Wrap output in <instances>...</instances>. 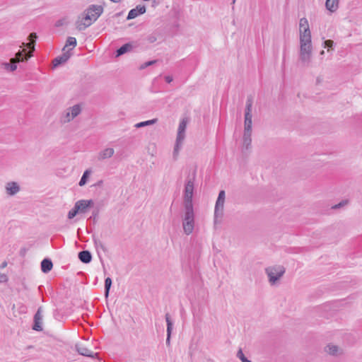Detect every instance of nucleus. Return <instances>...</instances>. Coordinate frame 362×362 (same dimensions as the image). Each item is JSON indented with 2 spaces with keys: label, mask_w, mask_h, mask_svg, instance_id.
<instances>
[{
  "label": "nucleus",
  "mask_w": 362,
  "mask_h": 362,
  "mask_svg": "<svg viewBox=\"0 0 362 362\" xmlns=\"http://www.w3.org/2000/svg\"><path fill=\"white\" fill-rule=\"evenodd\" d=\"M37 38V34L35 33H31L28 37L30 42L28 43L23 42L22 45L21 46V47H28L30 49L29 53H27L25 49L19 50L16 54L15 57H13L10 59V63L4 64V68L11 71H13L17 69V63L27 61L30 57H32L33 52L35 50V45Z\"/></svg>",
  "instance_id": "f257e3e1"
},
{
  "label": "nucleus",
  "mask_w": 362,
  "mask_h": 362,
  "mask_svg": "<svg viewBox=\"0 0 362 362\" xmlns=\"http://www.w3.org/2000/svg\"><path fill=\"white\" fill-rule=\"evenodd\" d=\"M132 48V45L129 43H127V44H124L123 45L122 47H120L119 49H117V54H116V57H119L125 53H127V52L130 51Z\"/></svg>",
  "instance_id": "393cba45"
},
{
  "label": "nucleus",
  "mask_w": 362,
  "mask_h": 362,
  "mask_svg": "<svg viewBox=\"0 0 362 362\" xmlns=\"http://www.w3.org/2000/svg\"><path fill=\"white\" fill-rule=\"evenodd\" d=\"M156 62H157V60H152V61L146 62L141 65L140 69H144L149 66L155 64Z\"/></svg>",
  "instance_id": "f704fd0d"
},
{
  "label": "nucleus",
  "mask_w": 362,
  "mask_h": 362,
  "mask_svg": "<svg viewBox=\"0 0 362 362\" xmlns=\"http://www.w3.org/2000/svg\"><path fill=\"white\" fill-rule=\"evenodd\" d=\"M325 6L327 10L331 12H334L339 7V0H327Z\"/></svg>",
  "instance_id": "5701e85b"
},
{
  "label": "nucleus",
  "mask_w": 362,
  "mask_h": 362,
  "mask_svg": "<svg viewBox=\"0 0 362 362\" xmlns=\"http://www.w3.org/2000/svg\"><path fill=\"white\" fill-rule=\"evenodd\" d=\"M77 42L76 39L74 37H69L66 40V45L63 48V50L65 49V48L68 46H72L73 48L76 46Z\"/></svg>",
  "instance_id": "c756f323"
},
{
  "label": "nucleus",
  "mask_w": 362,
  "mask_h": 362,
  "mask_svg": "<svg viewBox=\"0 0 362 362\" xmlns=\"http://www.w3.org/2000/svg\"><path fill=\"white\" fill-rule=\"evenodd\" d=\"M95 245L98 247H100L103 250H104V251L105 250V246L103 245V244L102 243L101 241H100V240H98V241L95 240Z\"/></svg>",
  "instance_id": "ea45409f"
},
{
  "label": "nucleus",
  "mask_w": 362,
  "mask_h": 362,
  "mask_svg": "<svg viewBox=\"0 0 362 362\" xmlns=\"http://www.w3.org/2000/svg\"><path fill=\"white\" fill-rule=\"evenodd\" d=\"M76 350L79 354L84 356L94 358L95 356L98 355L97 353L94 354L92 351L81 345H76Z\"/></svg>",
  "instance_id": "2eb2a0df"
},
{
  "label": "nucleus",
  "mask_w": 362,
  "mask_h": 362,
  "mask_svg": "<svg viewBox=\"0 0 362 362\" xmlns=\"http://www.w3.org/2000/svg\"><path fill=\"white\" fill-rule=\"evenodd\" d=\"M165 317V321H166V323H167L166 345L168 346H170V338H171V334H172V331H173V322L171 321L170 315H169V313H166Z\"/></svg>",
  "instance_id": "ddd939ff"
},
{
  "label": "nucleus",
  "mask_w": 362,
  "mask_h": 362,
  "mask_svg": "<svg viewBox=\"0 0 362 362\" xmlns=\"http://www.w3.org/2000/svg\"><path fill=\"white\" fill-rule=\"evenodd\" d=\"M325 351L332 356H338L341 354V350L334 344H328L325 348Z\"/></svg>",
  "instance_id": "4be33fe9"
},
{
  "label": "nucleus",
  "mask_w": 362,
  "mask_h": 362,
  "mask_svg": "<svg viewBox=\"0 0 362 362\" xmlns=\"http://www.w3.org/2000/svg\"><path fill=\"white\" fill-rule=\"evenodd\" d=\"M196 179V172L194 171L191 175L187 176L185 180V189L183 192L184 206H193L192 197L194 189V181Z\"/></svg>",
  "instance_id": "7ed1b4c3"
},
{
  "label": "nucleus",
  "mask_w": 362,
  "mask_h": 362,
  "mask_svg": "<svg viewBox=\"0 0 362 362\" xmlns=\"http://www.w3.org/2000/svg\"><path fill=\"white\" fill-rule=\"evenodd\" d=\"M6 265H7L6 262H4L1 264V269H3V268L6 267Z\"/></svg>",
  "instance_id": "37998d69"
},
{
  "label": "nucleus",
  "mask_w": 362,
  "mask_h": 362,
  "mask_svg": "<svg viewBox=\"0 0 362 362\" xmlns=\"http://www.w3.org/2000/svg\"><path fill=\"white\" fill-rule=\"evenodd\" d=\"M226 199V192L221 190L215 204L214 209V223H217L221 220L224 214V204Z\"/></svg>",
  "instance_id": "39448f33"
},
{
  "label": "nucleus",
  "mask_w": 362,
  "mask_h": 362,
  "mask_svg": "<svg viewBox=\"0 0 362 362\" xmlns=\"http://www.w3.org/2000/svg\"><path fill=\"white\" fill-rule=\"evenodd\" d=\"M139 15V13H138V11H136L135 8H133L129 11L127 19L131 20V19L135 18Z\"/></svg>",
  "instance_id": "72a5a7b5"
},
{
  "label": "nucleus",
  "mask_w": 362,
  "mask_h": 362,
  "mask_svg": "<svg viewBox=\"0 0 362 362\" xmlns=\"http://www.w3.org/2000/svg\"><path fill=\"white\" fill-rule=\"evenodd\" d=\"M42 308H39L37 311L34 315V325L33 329L35 331L42 330V315L41 314Z\"/></svg>",
  "instance_id": "9b49d317"
},
{
  "label": "nucleus",
  "mask_w": 362,
  "mask_h": 362,
  "mask_svg": "<svg viewBox=\"0 0 362 362\" xmlns=\"http://www.w3.org/2000/svg\"><path fill=\"white\" fill-rule=\"evenodd\" d=\"M312 46L300 45L299 57L300 60L304 64L308 65L310 63L312 56Z\"/></svg>",
  "instance_id": "6e6552de"
},
{
  "label": "nucleus",
  "mask_w": 362,
  "mask_h": 362,
  "mask_svg": "<svg viewBox=\"0 0 362 362\" xmlns=\"http://www.w3.org/2000/svg\"><path fill=\"white\" fill-rule=\"evenodd\" d=\"M157 121H158L157 119H151V120H147V121L139 122V123L135 124V127L136 128H141V127H146V126L151 125V124H156L157 122Z\"/></svg>",
  "instance_id": "cd10ccee"
},
{
  "label": "nucleus",
  "mask_w": 362,
  "mask_h": 362,
  "mask_svg": "<svg viewBox=\"0 0 362 362\" xmlns=\"http://www.w3.org/2000/svg\"><path fill=\"white\" fill-rule=\"evenodd\" d=\"M7 280H8V278H7L6 275L0 274V283L6 282V281H7Z\"/></svg>",
  "instance_id": "a19ab883"
},
{
  "label": "nucleus",
  "mask_w": 362,
  "mask_h": 362,
  "mask_svg": "<svg viewBox=\"0 0 362 362\" xmlns=\"http://www.w3.org/2000/svg\"><path fill=\"white\" fill-rule=\"evenodd\" d=\"M59 25H60V23H59V22H58V23H57V26H59Z\"/></svg>",
  "instance_id": "a18cd8bd"
},
{
  "label": "nucleus",
  "mask_w": 362,
  "mask_h": 362,
  "mask_svg": "<svg viewBox=\"0 0 362 362\" xmlns=\"http://www.w3.org/2000/svg\"><path fill=\"white\" fill-rule=\"evenodd\" d=\"M146 40L148 43H153L157 40V36L156 34H151L147 36Z\"/></svg>",
  "instance_id": "c9c22d12"
},
{
  "label": "nucleus",
  "mask_w": 362,
  "mask_h": 362,
  "mask_svg": "<svg viewBox=\"0 0 362 362\" xmlns=\"http://www.w3.org/2000/svg\"><path fill=\"white\" fill-rule=\"evenodd\" d=\"M52 267L53 264L50 259L45 258L41 262V270L43 273H48Z\"/></svg>",
  "instance_id": "412c9836"
},
{
  "label": "nucleus",
  "mask_w": 362,
  "mask_h": 362,
  "mask_svg": "<svg viewBox=\"0 0 362 362\" xmlns=\"http://www.w3.org/2000/svg\"><path fill=\"white\" fill-rule=\"evenodd\" d=\"M93 204L94 202L92 199H81L75 203V206L78 209L79 214H86L88 211V209L92 207Z\"/></svg>",
  "instance_id": "1a4fd4ad"
},
{
  "label": "nucleus",
  "mask_w": 362,
  "mask_h": 362,
  "mask_svg": "<svg viewBox=\"0 0 362 362\" xmlns=\"http://www.w3.org/2000/svg\"><path fill=\"white\" fill-rule=\"evenodd\" d=\"M81 262L85 264L90 263L92 260V255L88 250H83L78 255Z\"/></svg>",
  "instance_id": "a211bd4d"
},
{
  "label": "nucleus",
  "mask_w": 362,
  "mask_h": 362,
  "mask_svg": "<svg viewBox=\"0 0 362 362\" xmlns=\"http://www.w3.org/2000/svg\"><path fill=\"white\" fill-rule=\"evenodd\" d=\"M69 112H70L71 117H76L81 112V107L79 104L74 105L72 107L67 108Z\"/></svg>",
  "instance_id": "b1692460"
},
{
  "label": "nucleus",
  "mask_w": 362,
  "mask_h": 362,
  "mask_svg": "<svg viewBox=\"0 0 362 362\" xmlns=\"http://www.w3.org/2000/svg\"><path fill=\"white\" fill-rule=\"evenodd\" d=\"M324 54H325V51H324V50H322V51L320 52V55H323Z\"/></svg>",
  "instance_id": "c03bdc74"
},
{
  "label": "nucleus",
  "mask_w": 362,
  "mask_h": 362,
  "mask_svg": "<svg viewBox=\"0 0 362 362\" xmlns=\"http://www.w3.org/2000/svg\"><path fill=\"white\" fill-rule=\"evenodd\" d=\"M165 81H166L167 83H168L173 81V77H172V76H166L165 77Z\"/></svg>",
  "instance_id": "79ce46f5"
},
{
  "label": "nucleus",
  "mask_w": 362,
  "mask_h": 362,
  "mask_svg": "<svg viewBox=\"0 0 362 362\" xmlns=\"http://www.w3.org/2000/svg\"><path fill=\"white\" fill-rule=\"evenodd\" d=\"M333 45H334V42L332 40H325L324 42H323V47L325 48H326V47H328V48L332 47Z\"/></svg>",
  "instance_id": "58836bf2"
},
{
  "label": "nucleus",
  "mask_w": 362,
  "mask_h": 362,
  "mask_svg": "<svg viewBox=\"0 0 362 362\" xmlns=\"http://www.w3.org/2000/svg\"><path fill=\"white\" fill-rule=\"evenodd\" d=\"M77 214H79L78 211V209L76 208V206L74 205V208L70 210L68 213V218L69 219H72L73 218H74Z\"/></svg>",
  "instance_id": "473e14b6"
},
{
  "label": "nucleus",
  "mask_w": 362,
  "mask_h": 362,
  "mask_svg": "<svg viewBox=\"0 0 362 362\" xmlns=\"http://www.w3.org/2000/svg\"><path fill=\"white\" fill-rule=\"evenodd\" d=\"M112 279L110 277H107L105 280V297L107 298L109 296L110 290L112 286Z\"/></svg>",
  "instance_id": "bb28decb"
},
{
  "label": "nucleus",
  "mask_w": 362,
  "mask_h": 362,
  "mask_svg": "<svg viewBox=\"0 0 362 362\" xmlns=\"http://www.w3.org/2000/svg\"><path fill=\"white\" fill-rule=\"evenodd\" d=\"M134 8L139 14H143L146 12V7L144 5H138Z\"/></svg>",
  "instance_id": "e433bc0d"
},
{
  "label": "nucleus",
  "mask_w": 362,
  "mask_h": 362,
  "mask_svg": "<svg viewBox=\"0 0 362 362\" xmlns=\"http://www.w3.org/2000/svg\"><path fill=\"white\" fill-rule=\"evenodd\" d=\"M182 143H183V141H178V140H176L174 150H173V158L175 160H176L177 158V156L179 154V151H180V148L182 147Z\"/></svg>",
  "instance_id": "c85d7f7f"
},
{
  "label": "nucleus",
  "mask_w": 362,
  "mask_h": 362,
  "mask_svg": "<svg viewBox=\"0 0 362 362\" xmlns=\"http://www.w3.org/2000/svg\"><path fill=\"white\" fill-rule=\"evenodd\" d=\"M299 31L300 33H310V28L307 18H302L299 22Z\"/></svg>",
  "instance_id": "aec40b11"
},
{
  "label": "nucleus",
  "mask_w": 362,
  "mask_h": 362,
  "mask_svg": "<svg viewBox=\"0 0 362 362\" xmlns=\"http://www.w3.org/2000/svg\"><path fill=\"white\" fill-rule=\"evenodd\" d=\"M252 144V131L244 130L243 145V148L248 150L251 147Z\"/></svg>",
  "instance_id": "dca6fc26"
},
{
  "label": "nucleus",
  "mask_w": 362,
  "mask_h": 362,
  "mask_svg": "<svg viewBox=\"0 0 362 362\" xmlns=\"http://www.w3.org/2000/svg\"><path fill=\"white\" fill-rule=\"evenodd\" d=\"M285 268L282 266L269 267L265 269L271 285H274L285 273Z\"/></svg>",
  "instance_id": "423d86ee"
},
{
  "label": "nucleus",
  "mask_w": 362,
  "mask_h": 362,
  "mask_svg": "<svg viewBox=\"0 0 362 362\" xmlns=\"http://www.w3.org/2000/svg\"><path fill=\"white\" fill-rule=\"evenodd\" d=\"M252 98L248 97L245 110L244 130L252 131Z\"/></svg>",
  "instance_id": "0eeeda50"
},
{
  "label": "nucleus",
  "mask_w": 362,
  "mask_h": 362,
  "mask_svg": "<svg viewBox=\"0 0 362 362\" xmlns=\"http://www.w3.org/2000/svg\"><path fill=\"white\" fill-rule=\"evenodd\" d=\"M347 202H348L346 200H343L341 202H339V204L334 205L332 208L333 209H338L345 206L347 204Z\"/></svg>",
  "instance_id": "4c0bfd02"
},
{
  "label": "nucleus",
  "mask_w": 362,
  "mask_h": 362,
  "mask_svg": "<svg viewBox=\"0 0 362 362\" xmlns=\"http://www.w3.org/2000/svg\"><path fill=\"white\" fill-rule=\"evenodd\" d=\"M90 171L88 170H86L83 173V175H82V177H81V180L79 181V183H78L79 186H83V185H86V183L87 182V179H88V176L90 175Z\"/></svg>",
  "instance_id": "7c9ffc66"
},
{
  "label": "nucleus",
  "mask_w": 362,
  "mask_h": 362,
  "mask_svg": "<svg viewBox=\"0 0 362 362\" xmlns=\"http://www.w3.org/2000/svg\"><path fill=\"white\" fill-rule=\"evenodd\" d=\"M185 214L182 221V227L184 233L189 235L193 232L194 227V214L193 206H184Z\"/></svg>",
  "instance_id": "20e7f679"
},
{
  "label": "nucleus",
  "mask_w": 362,
  "mask_h": 362,
  "mask_svg": "<svg viewBox=\"0 0 362 362\" xmlns=\"http://www.w3.org/2000/svg\"><path fill=\"white\" fill-rule=\"evenodd\" d=\"M237 357L239 358L242 362H252L245 356L241 349L238 350Z\"/></svg>",
  "instance_id": "2f4dec72"
},
{
  "label": "nucleus",
  "mask_w": 362,
  "mask_h": 362,
  "mask_svg": "<svg viewBox=\"0 0 362 362\" xmlns=\"http://www.w3.org/2000/svg\"><path fill=\"white\" fill-rule=\"evenodd\" d=\"M115 153V150L112 148H107L99 152L98 155V160L100 161L110 158Z\"/></svg>",
  "instance_id": "4468645a"
},
{
  "label": "nucleus",
  "mask_w": 362,
  "mask_h": 362,
  "mask_svg": "<svg viewBox=\"0 0 362 362\" xmlns=\"http://www.w3.org/2000/svg\"><path fill=\"white\" fill-rule=\"evenodd\" d=\"M300 45L312 46L311 33H300Z\"/></svg>",
  "instance_id": "6ab92c4d"
},
{
  "label": "nucleus",
  "mask_w": 362,
  "mask_h": 362,
  "mask_svg": "<svg viewBox=\"0 0 362 362\" xmlns=\"http://www.w3.org/2000/svg\"><path fill=\"white\" fill-rule=\"evenodd\" d=\"M71 57V54L69 53V51H67L66 52L63 53L61 56H59L56 57L53 62V66L57 67L59 65L65 63Z\"/></svg>",
  "instance_id": "f3484780"
},
{
  "label": "nucleus",
  "mask_w": 362,
  "mask_h": 362,
  "mask_svg": "<svg viewBox=\"0 0 362 362\" xmlns=\"http://www.w3.org/2000/svg\"><path fill=\"white\" fill-rule=\"evenodd\" d=\"M188 123V119L187 118H183L178 126L177 129V138L176 140L180 141H184L185 138V130L187 128V124Z\"/></svg>",
  "instance_id": "9d476101"
},
{
  "label": "nucleus",
  "mask_w": 362,
  "mask_h": 362,
  "mask_svg": "<svg viewBox=\"0 0 362 362\" xmlns=\"http://www.w3.org/2000/svg\"><path fill=\"white\" fill-rule=\"evenodd\" d=\"M73 119L74 118L71 117L70 112L66 109L61 116L60 122L63 124H65L71 122Z\"/></svg>",
  "instance_id": "a878e982"
},
{
  "label": "nucleus",
  "mask_w": 362,
  "mask_h": 362,
  "mask_svg": "<svg viewBox=\"0 0 362 362\" xmlns=\"http://www.w3.org/2000/svg\"><path fill=\"white\" fill-rule=\"evenodd\" d=\"M103 7L100 5H90L78 17L76 26L78 30H83L91 25L101 16Z\"/></svg>",
  "instance_id": "f03ea898"
},
{
  "label": "nucleus",
  "mask_w": 362,
  "mask_h": 362,
  "mask_svg": "<svg viewBox=\"0 0 362 362\" xmlns=\"http://www.w3.org/2000/svg\"><path fill=\"white\" fill-rule=\"evenodd\" d=\"M6 194L9 196H13L20 192V186L16 182H8L5 186Z\"/></svg>",
  "instance_id": "f8f14e48"
}]
</instances>
